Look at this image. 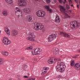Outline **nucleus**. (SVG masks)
<instances>
[{
    "label": "nucleus",
    "mask_w": 80,
    "mask_h": 80,
    "mask_svg": "<svg viewBox=\"0 0 80 80\" xmlns=\"http://www.w3.org/2000/svg\"><path fill=\"white\" fill-rule=\"evenodd\" d=\"M56 61H57V66L56 67V71L58 72H60V73H63L65 69L66 68V66L64 65V63L63 62H61V59L58 58L54 59Z\"/></svg>",
    "instance_id": "1"
},
{
    "label": "nucleus",
    "mask_w": 80,
    "mask_h": 80,
    "mask_svg": "<svg viewBox=\"0 0 80 80\" xmlns=\"http://www.w3.org/2000/svg\"><path fill=\"white\" fill-rule=\"evenodd\" d=\"M71 27L72 28H75L76 29L77 28L79 27L80 25V24L78 21H75L73 22H71L70 23Z\"/></svg>",
    "instance_id": "2"
},
{
    "label": "nucleus",
    "mask_w": 80,
    "mask_h": 80,
    "mask_svg": "<svg viewBox=\"0 0 80 80\" xmlns=\"http://www.w3.org/2000/svg\"><path fill=\"white\" fill-rule=\"evenodd\" d=\"M28 36L30 37H28L26 38L28 40H30V41H33L35 40V36L34 33H32L30 31L29 32L28 34Z\"/></svg>",
    "instance_id": "3"
},
{
    "label": "nucleus",
    "mask_w": 80,
    "mask_h": 80,
    "mask_svg": "<svg viewBox=\"0 0 80 80\" xmlns=\"http://www.w3.org/2000/svg\"><path fill=\"white\" fill-rule=\"evenodd\" d=\"M57 37V34H52L49 36L48 38V40L49 42H51L56 39Z\"/></svg>",
    "instance_id": "4"
},
{
    "label": "nucleus",
    "mask_w": 80,
    "mask_h": 80,
    "mask_svg": "<svg viewBox=\"0 0 80 80\" xmlns=\"http://www.w3.org/2000/svg\"><path fill=\"white\" fill-rule=\"evenodd\" d=\"M43 27H44V26L41 23H39V24H38L37 22H35L34 23V28L35 30H36L37 28H39V30H41L43 29Z\"/></svg>",
    "instance_id": "5"
},
{
    "label": "nucleus",
    "mask_w": 80,
    "mask_h": 80,
    "mask_svg": "<svg viewBox=\"0 0 80 80\" xmlns=\"http://www.w3.org/2000/svg\"><path fill=\"white\" fill-rule=\"evenodd\" d=\"M42 49L39 48H37L35 49L32 52V55H38L40 54V51Z\"/></svg>",
    "instance_id": "6"
},
{
    "label": "nucleus",
    "mask_w": 80,
    "mask_h": 80,
    "mask_svg": "<svg viewBox=\"0 0 80 80\" xmlns=\"http://www.w3.org/2000/svg\"><path fill=\"white\" fill-rule=\"evenodd\" d=\"M18 3L20 7H23L27 5V2L25 0H18Z\"/></svg>",
    "instance_id": "7"
},
{
    "label": "nucleus",
    "mask_w": 80,
    "mask_h": 80,
    "mask_svg": "<svg viewBox=\"0 0 80 80\" xmlns=\"http://www.w3.org/2000/svg\"><path fill=\"white\" fill-rule=\"evenodd\" d=\"M2 42L4 43L7 45H9L10 43H11V41L8 40V39L6 37H4L3 38Z\"/></svg>",
    "instance_id": "8"
},
{
    "label": "nucleus",
    "mask_w": 80,
    "mask_h": 80,
    "mask_svg": "<svg viewBox=\"0 0 80 80\" xmlns=\"http://www.w3.org/2000/svg\"><path fill=\"white\" fill-rule=\"evenodd\" d=\"M60 35L62 36H64V37H66V38H70V35H69L68 34L63 32H62L60 33Z\"/></svg>",
    "instance_id": "9"
},
{
    "label": "nucleus",
    "mask_w": 80,
    "mask_h": 80,
    "mask_svg": "<svg viewBox=\"0 0 80 80\" xmlns=\"http://www.w3.org/2000/svg\"><path fill=\"white\" fill-rule=\"evenodd\" d=\"M16 15L18 18H22V11H18L16 12Z\"/></svg>",
    "instance_id": "10"
},
{
    "label": "nucleus",
    "mask_w": 80,
    "mask_h": 80,
    "mask_svg": "<svg viewBox=\"0 0 80 80\" xmlns=\"http://www.w3.org/2000/svg\"><path fill=\"white\" fill-rule=\"evenodd\" d=\"M26 21L28 22H32V17L30 15H28L26 17Z\"/></svg>",
    "instance_id": "11"
},
{
    "label": "nucleus",
    "mask_w": 80,
    "mask_h": 80,
    "mask_svg": "<svg viewBox=\"0 0 80 80\" xmlns=\"http://www.w3.org/2000/svg\"><path fill=\"white\" fill-rule=\"evenodd\" d=\"M52 52L54 55H57L59 53L58 49L57 48H54L52 49Z\"/></svg>",
    "instance_id": "12"
},
{
    "label": "nucleus",
    "mask_w": 80,
    "mask_h": 80,
    "mask_svg": "<svg viewBox=\"0 0 80 80\" xmlns=\"http://www.w3.org/2000/svg\"><path fill=\"white\" fill-rule=\"evenodd\" d=\"M23 11L24 12L26 13H27L31 12H32V9L29 8H27L23 9Z\"/></svg>",
    "instance_id": "13"
},
{
    "label": "nucleus",
    "mask_w": 80,
    "mask_h": 80,
    "mask_svg": "<svg viewBox=\"0 0 80 80\" xmlns=\"http://www.w3.org/2000/svg\"><path fill=\"white\" fill-rule=\"evenodd\" d=\"M74 67L77 70H80V65L78 63H77L74 66Z\"/></svg>",
    "instance_id": "14"
},
{
    "label": "nucleus",
    "mask_w": 80,
    "mask_h": 80,
    "mask_svg": "<svg viewBox=\"0 0 80 80\" xmlns=\"http://www.w3.org/2000/svg\"><path fill=\"white\" fill-rule=\"evenodd\" d=\"M61 9H60V11H61V12H63V13H64V15H66V16H67V17H68V14H67V13H65V12H63L62 11V10H65V9H64V7H63V6H61L60 7Z\"/></svg>",
    "instance_id": "15"
},
{
    "label": "nucleus",
    "mask_w": 80,
    "mask_h": 80,
    "mask_svg": "<svg viewBox=\"0 0 80 80\" xmlns=\"http://www.w3.org/2000/svg\"><path fill=\"white\" fill-rule=\"evenodd\" d=\"M12 34L14 37H16V36L18 34V32L16 30H13L12 31Z\"/></svg>",
    "instance_id": "16"
},
{
    "label": "nucleus",
    "mask_w": 80,
    "mask_h": 80,
    "mask_svg": "<svg viewBox=\"0 0 80 80\" xmlns=\"http://www.w3.org/2000/svg\"><path fill=\"white\" fill-rule=\"evenodd\" d=\"M5 30L7 35L9 36H10V30L8 29V28L7 27L5 28Z\"/></svg>",
    "instance_id": "17"
},
{
    "label": "nucleus",
    "mask_w": 80,
    "mask_h": 80,
    "mask_svg": "<svg viewBox=\"0 0 80 80\" xmlns=\"http://www.w3.org/2000/svg\"><path fill=\"white\" fill-rule=\"evenodd\" d=\"M37 15L39 17L42 18L41 10L38 11L37 12Z\"/></svg>",
    "instance_id": "18"
},
{
    "label": "nucleus",
    "mask_w": 80,
    "mask_h": 80,
    "mask_svg": "<svg viewBox=\"0 0 80 80\" xmlns=\"http://www.w3.org/2000/svg\"><path fill=\"white\" fill-rule=\"evenodd\" d=\"M60 17L59 16H57L55 19V21L57 23H59L60 22Z\"/></svg>",
    "instance_id": "19"
},
{
    "label": "nucleus",
    "mask_w": 80,
    "mask_h": 80,
    "mask_svg": "<svg viewBox=\"0 0 80 80\" xmlns=\"http://www.w3.org/2000/svg\"><path fill=\"white\" fill-rule=\"evenodd\" d=\"M49 70V68L47 67L43 68V69L42 71L43 72L45 73H47V70Z\"/></svg>",
    "instance_id": "20"
},
{
    "label": "nucleus",
    "mask_w": 80,
    "mask_h": 80,
    "mask_svg": "<svg viewBox=\"0 0 80 80\" xmlns=\"http://www.w3.org/2000/svg\"><path fill=\"white\" fill-rule=\"evenodd\" d=\"M59 2L61 4H65V3L67 2V0H64V1H63L62 0H58Z\"/></svg>",
    "instance_id": "21"
},
{
    "label": "nucleus",
    "mask_w": 80,
    "mask_h": 80,
    "mask_svg": "<svg viewBox=\"0 0 80 80\" xmlns=\"http://www.w3.org/2000/svg\"><path fill=\"white\" fill-rule=\"evenodd\" d=\"M15 11L16 13L18 12H20L21 11H22L21 10H20V8L18 7H16L15 8Z\"/></svg>",
    "instance_id": "22"
},
{
    "label": "nucleus",
    "mask_w": 80,
    "mask_h": 80,
    "mask_svg": "<svg viewBox=\"0 0 80 80\" xmlns=\"http://www.w3.org/2000/svg\"><path fill=\"white\" fill-rule=\"evenodd\" d=\"M2 14L4 16H7L8 15V12L7 11H4L2 12Z\"/></svg>",
    "instance_id": "23"
},
{
    "label": "nucleus",
    "mask_w": 80,
    "mask_h": 80,
    "mask_svg": "<svg viewBox=\"0 0 80 80\" xmlns=\"http://www.w3.org/2000/svg\"><path fill=\"white\" fill-rule=\"evenodd\" d=\"M2 55H4L6 56H8V55H9V53H8V52H2Z\"/></svg>",
    "instance_id": "24"
},
{
    "label": "nucleus",
    "mask_w": 80,
    "mask_h": 80,
    "mask_svg": "<svg viewBox=\"0 0 80 80\" xmlns=\"http://www.w3.org/2000/svg\"><path fill=\"white\" fill-rule=\"evenodd\" d=\"M6 1L7 3L9 4H11L13 2V1L12 0H5Z\"/></svg>",
    "instance_id": "25"
},
{
    "label": "nucleus",
    "mask_w": 80,
    "mask_h": 80,
    "mask_svg": "<svg viewBox=\"0 0 80 80\" xmlns=\"http://www.w3.org/2000/svg\"><path fill=\"white\" fill-rule=\"evenodd\" d=\"M45 15V12L41 10V18L43 17Z\"/></svg>",
    "instance_id": "26"
},
{
    "label": "nucleus",
    "mask_w": 80,
    "mask_h": 80,
    "mask_svg": "<svg viewBox=\"0 0 80 80\" xmlns=\"http://www.w3.org/2000/svg\"><path fill=\"white\" fill-rule=\"evenodd\" d=\"M48 63H49V64H52V63H53V61L50 59V60H48Z\"/></svg>",
    "instance_id": "27"
},
{
    "label": "nucleus",
    "mask_w": 80,
    "mask_h": 80,
    "mask_svg": "<svg viewBox=\"0 0 80 80\" xmlns=\"http://www.w3.org/2000/svg\"><path fill=\"white\" fill-rule=\"evenodd\" d=\"M4 62V60L3 59L0 58V64H2Z\"/></svg>",
    "instance_id": "28"
},
{
    "label": "nucleus",
    "mask_w": 80,
    "mask_h": 80,
    "mask_svg": "<svg viewBox=\"0 0 80 80\" xmlns=\"http://www.w3.org/2000/svg\"><path fill=\"white\" fill-rule=\"evenodd\" d=\"M74 64H75V62H74V61H71V66L72 67H73V66L74 65Z\"/></svg>",
    "instance_id": "29"
},
{
    "label": "nucleus",
    "mask_w": 80,
    "mask_h": 80,
    "mask_svg": "<svg viewBox=\"0 0 80 80\" xmlns=\"http://www.w3.org/2000/svg\"><path fill=\"white\" fill-rule=\"evenodd\" d=\"M48 11H49L50 13H52L53 12V11H52V9L51 8H49L48 9Z\"/></svg>",
    "instance_id": "30"
},
{
    "label": "nucleus",
    "mask_w": 80,
    "mask_h": 80,
    "mask_svg": "<svg viewBox=\"0 0 80 80\" xmlns=\"http://www.w3.org/2000/svg\"><path fill=\"white\" fill-rule=\"evenodd\" d=\"M57 2V0H53L51 1V2L52 3H53V4H55V3Z\"/></svg>",
    "instance_id": "31"
},
{
    "label": "nucleus",
    "mask_w": 80,
    "mask_h": 80,
    "mask_svg": "<svg viewBox=\"0 0 80 80\" xmlns=\"http://www.w3.org/2000/svg\"><path fill=\"white\" fill-rule=\"evenodd\" d=\"M32 48H33V47H32V46H31V47H28L27 48V49L28 50H31V49H32Z\"/></svg>",
    "instance_id": "32"
},
{
    "label": "nucleus",
    "mask_w": 80,
    "mask_h": 80,
    "mask_svg": "<svg viewBox=\"0 0 80 80\" xmlns=\"http://www.w3.org/2000/svg\"><path fill=\"white\" fill-rule=\"evenodd\" d=\"M45 8L46 9H48H48H50V6H45Z\"/></svg>",
    "instance_id": "33"
},
{
    "label": "nucleus",
    "mask_w": 80,
    "mask_h": 80,
    "mask_svg": "<svg viewBox=\"0 0 80 80\" xmlns=\"http://www.w3.org/2000/svg\"><path fill=\"white\" fill-rule=\"evenodd\" d=\"M46 2L48 3H50L51 2L50 0H46Z\"/></svg>",
    "instance_id": "34"
},
{
    "label": "nucleus",
    "mask_w": 80,
    "mask_h": 80,
    "mask_svg": "<svg viewBox=\"0 0 80 80\" xmlns=\"http://www.w3.org/2000/svg\"><path fill=\"white\" fill-rule=\"evenodd\" d=\"M66 8H67V10H68V9H69L70 8V7H69V5L67 4L66 5Z\"/></svg>",
    "instance_id": "35"
},
{
    "label": "nucleus",
    "mask_w": 80,
    "mask_h": 80,
    "mask_svg": "<svg viewBox=\"0 0 80 80\" xmlns=\"http://www.w3.org/2000/svg\"><path fill=\"white\" fill-rule=\"evenodd\" d=\"M42 73H41L42 75H45V73L42 70Z\"/></svg>",
    "instance_id": "36"
},
{
    "label": "nucleus",
    "mask_w": 80,
    "mask_h": 80,
    "mask_svg": "<svg viewBox=\"0 0 80 80\" xmlns=\"http://www.w3.org/2000/svg\"><path fill=\"white\" fill-rule=\"evenodd\" d=\"M23 77V78H28V76H24Z\"/></svg>",
    "instance_id": "37"
},
{
    "label": "nucleus",
    "mask_w": 80,
    "mask_h": 80,
    "mask_svg": "<svg viewBox=\"0 0 80 80\" xmlns=\"http://www.w3.org/2000/svg\"><path fill=\"white\" fill-rule=\"evenodd\" d=\"M78 58V56L77 55H76L74 57V58Z\"/></svg>",
    "instance_id": "38"
},
{
    "label": "nucleus",
    "mask_w": 80,
    "mask_h": 80,
    "mask_svg": "<svg viewBox=\"0 0 80 80\" xmlns=\"http://www.w3.org/2000/svg\"><path fill=\"white\" fill-rule=\"evenodd\" d=\"M71 3H72V1H71V0H69V5H70V3H71Z\"/></svg>",
    "instance_id": "39"
},
{
    "label": "nucleus",
    "mask_w": 80,
    "mask_h": 80,
    "mask_svg": "<svg viewBox=\"0 0 80 80\" xmlns=\"http://www.w3.org/2000/svg\"><path fill=\"white\" fill-rule=\"evenodd\" d=\"M75 2H76L77 3H78V1H77V0H74Z\"/></svg>",
    "instance_id": "40"
},
{
    "label": "nucleus",
    "mask_w": 80,
    "mask_h": 80,
    "mask_svg": "<svg viewBox=\"0 0 80 80\" xmlns=\"http://www.w3.org/2000/svg\"><path fill=\"white\" fill-rule=\"evenodd\" d=\"M35 0V1H36L37 2H40V0Z\"/></svg>",
    "instance_id": "41"
},
{
    "label": "nucleus",
    "mask_w": 80,
    "mask_h": 80,
    "mask_svg": "<svg viewBox=\"0 0 80 80\" xmlns=\"http://www.w3.org/2000/svg\"><path fill=\"white\" fill-rule=\"evenodd\" d=\"M37 62V59H35V60H34V62L35 63V62Z\"/></svg>",
    "instance_id": "42"
},
{
    "label": "nucleus",
    "mask_w": 80,
    "mask_h": 80,
    "mask_svg": "<svg viewBox=\"0 0 80 80\" xmlns=\"http://www.w3.org/2000/svg\"><path fill=\"white\" fill-rule=\"evenodd\" d=\"M77 7L78 8H79V5H77Z\"/></svg>",
    "instance_id": "43"
},
{
    "label": "nucleus",
    "mask_w": 80,
    "mask_h": 80,
    "mask_svg": "<svg viewBox=\"0 0 80 80\" xmlns=\"http://www.w3.org/2000/svg\"><path fill=\"white\" fill-rule=\"evenodd\" d=\"M73 4H72L71 5V7H73Z\"/></svg>",
    "instance_id": "44"
},
{
    "label": "nucleus",
    "mask_w": 80,
    "mask_h": 80,
    "mask_svg": "<svg viewBox=\"0 0 80 80\" xmlns=\"http://www.w3.org/2000/svg\"><path fill=\"white\" fill-rule=\"evenodd\" d=\"M8 80H12V78H10L8 79Z\"/></svg>",
    "instance_id": "45"
},
{
    "label": "nucleus",
    "mask_w": 80,
    "mask_h": 80,
    "mask_svg": "<svg viewBox=\"0 0 80 80\" xmlns=\"http://www.w3.org/2000/svg\"><path fill=\"white\" fill-rule=\"evenodd\" d=\"M18 77H20V75H18Z\"/></svg>",
    "instance_id": "46"
},
{
    "label": "nucleus",
    "mask_w": 80,
    "mask_h": 80,
    "mask_svg": "<svg viewBox=\"0 0 80 80\" xmlns=\"http://www.w3.org/2000/svg\"><path fill=\"white\" fill-rule=\"evenodd\" d=\"M18 80H21V79L20 78H18Z\"/></svg>",
    "instance_id": "47"
},
{
    "label": "nucleus",
    "mask_w": 80,
    "mask_h": 80,
    "mask_svg": "<svg viewBox=\"0 0 80 80\" xmlns=\"http://www.w3.org/2000/svg\"><path fill=\"white\" fill-rule=\"evenodd\" d=\"M79 52H80V50L79 51Z\"/></svg>",
    "instance_id": "48"
},
{
    "label": "nucleus",
    "mask_w": 80,
    "mask_h": 80,
    "mask_svg": "<svg viewBox=\"0 0 80 80\" xmlns=\"http://www.w3.org/2000/svg\"><path fill=\"white\" fill-rule=\"evenodd\" d=\"M0 32H1V31H0Z\"/></svg>",
    "instance_id": "49"
}]
</instances>
